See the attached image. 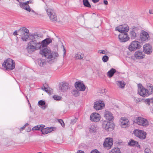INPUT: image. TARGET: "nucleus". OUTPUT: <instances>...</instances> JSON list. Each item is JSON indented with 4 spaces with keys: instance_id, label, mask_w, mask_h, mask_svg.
Wrapping results in <instances>:
<instances>
[{
    "instance_id": "nucleus-26",
    "label": "nucleus",
    "mask_w": 153,
    "mask_h": 153,
    "mask_svg": "<svg viewBox=\"0 0 153 153\" xmlns=\"http://www.w3.org/2000/svg\"><path fill=\"white\" fill-rule=\"evenodd\" d=\"M116 70L113 68H111L110 71H108L107 75L109 78H111L113 76L114 74L116 72Z\"/></svg>"
},
{
    "instance_id": "nucleus-59",
    "label": "nucleus",
    "mask_w": 153,
    "mask_h": 153,
    "mask_svg": "<svg viewBox=\"0 0 153 153\" xmlns=\"http://www.w3.org/2000/svg\"><path fill=\"white\" fill-rule=\"evenodd\" d=\"M137 147H138L139 148H140V146L139 145H138V144L137 145Z\"/></svg>"
},
{
    "instance_id": "nucleus-40",
    "label": "nucleus",
    "mask_w": 153,
    "mask_h": 153,
    "mask_svg": "<svg viewBox=\"0 0 153 153\" xmlns=\"http://www.w3.org/2000/svg\"><path fill=\"white\" fill-rule=\"evenodd\" d=\"M72 93L75 97H76L79 96V91L76 90H73Z\"/></svg>"
},
{
    "instance_id": "nucleus-32",
    "label": "nucleus",
    "mask_w": 153,
    "mask_h": 153,
    "mask_svg": "<svg viewBox=\"0 0 153 153\" xmlns=\"http://www.w3.org/2000/svg\"><path fill=\"white\" fill-rule=\"evenodd\" d=\"M45 60L39 58L37 59L38 63L40 66H43L45 64Z\"/></svg>"
},
{
    "instance_id": "nucleus-12",
    "label": "nucleus",
    "mask_w": 153,
    "mask_h": 153,
    "mask_svg": "<svg viewBox=\"0 0 153 153\" xmlns=\"http://www.w3.org/2000/svg\"><path fill=\"white\" fill-rule=\"evenodd\" d=\"M129 29V27L127 25L124 24L116 27L115 30H118L120 33H127Z\"/></svg>"
},
{
    "instance_id": "nucleus-16",
    "label": "nucleus",
    "mask_w": 153,
    "mask_h": 153,
    "mask_svg": "<svg viewBox=\"0 0 153 153\" xmlns=\"http://www.w3.org/2000/svg\"><path fill=\"white\" fill-rule=\"evenodd\" d=\"M100 114L97 113H92L90 115V120L94 122L99 121L100 120Z\"/></svg>"
},
{
    "instance_id": "nucleus-24",
    "label": "nucleus",
    "mask_w": 153,
    "mask_h": 153,
    "mask_svg": "<svg viewBox=\"0 0 153 153\" xmlns=\"http://www.w3.org/2000/svg\"><path fill=\"white\" fill-rule=\"evenodd\" d=\"M19 5L21 7L30 12L31 11L29 5H26L25 2H19Z\"/></svg>"
},
{
    "instance_id": "nucleus-1",
    "label": "nucleus",
    "mask_w": 153,
    "mask_h": 153,
    "mask_svg": "<svg viewBox=\"0 0 153 153\" xmlns=\"http://www.w3.org/2000/svg\"><path fill=\"white\" fill-rule=\"evenodd\" d=\"M39 53L43 56H44L47 59H52L53 57V56H54L55 57H57L59 56L57 52H51L50 50L48 48H44L40 50Z\"/></svg>"
},
{
    "instance_id": "nucleus-23",
    "label": "nucleus",
    "mask_w": 153,
    "mask_h": 153,
    "mask_svg": "<svg viewBox=\"0 0 153 153\" xmlns=\"http://www.w3.org/2000/svg\"><path fill=\"white\" fill-rule=\"evenodd\" d=\"M134 56L137 59H141L144 57V55L143 53L140 51L136 52L134 53Z\"/></svg>"
},
{
    "instance_id": "nucleus-41",
    "label": "nucleus",
    "mask_w": 153,
    "mask_h": 153,
    "mask_svg": "<svg viewBox=\"0 0 153 153\" xmlns=\"http://www.w3.org/2000/svg\"><path fill=\"white\" fill-rule=\"evenodd\" d=\"M53 98L54 99V100H61L62 97H61L56 95H54L53 96Z\"/></svg>"
},
{
    "instance_id": "nucleus-46",
    "label": "nucleus",
    "mask_w": 153,
    "mask_h": 153,
    "mask_svg": "<svg viewBox=\"0 0 153 153\" xmlns=\"http://www.w3.org/2000/svg\"><path fill=\"white\" fill-rule=\"evenodd\" d=\"M91 153H101L97 149L93 150L91 151Z\"/></svg>"
},
{
    "instance_id": "nucleus-9",
    "label": "nucleus",
    "mask_w": 153,
    "mask_h": 153,
    "mask_svg": "<svg viewBox=\"0 0 153 153\" xmlns=\"http://www.w3.org/2000/svg\"><path fill=\"white\" fill-rule=\"evenodd\" d=\"M133 133L135 136L141 139H144L146 137V133L143 131L135 129Z\"/></svg>"
},
{
    "instance_id": "nucleus-28",
    "label": "nucleus",
    "mask_w": 153,
    "mask_h": 153,
    "mask_svg": "<svg viewBox=\"0 0 153 153\" xmlns=\"http://www.w3.org/2000/svg\"><path fill=\"white\" fill-rule=\"evenodd\" d=\"M84 56V55L80 52H79L75 54V57L76 59H83Z\"/></svg>"
},
{
    "instance_id": "nucleus-43",
    "label": "nucleus",
    "mask_w": 153,
    "mask_h": 153,
    "mask_svg": "<svg viewBox=\"0 0 153 153\" xmlns=\"http://www.w3.org/2000/svg\"><path fill=\"white\" fill-rule=\"evenodd\" d=\"M98 52L100 53H102L105 54H107V51L105 50H99Z\"/></svg>"
},
{
    "instance_id": "nucleus-5",
    "label": "nucleus",
    "mask_w": 153,
    "mask_h": 153,
    "mask_svg": "<svg viewBox=\"0 0 153 153\" xmlns=\"http://www.w3.org/2000/svg\"><path fill=\"white\" fill-rule=\"evenodd\" d=\"M141 47L140 43L137 41H132L129 45L128 48L131 51H134Z\"/></svg>"
},
{
    "instance_id": "nucleus-60",
    "label": "nucleus",
    "mask_w": 153,
    "mask_h": 153,
    "mask_svg": "<svg viewBox=\"0 0 153 153\" xmlns=\"http://www.w3.org/2000/svg\"><path fill=\"white\" fill-rule=\"evenodd\" d=\"M28 125V124L27 123H26L24 125H25V126H27Z\"/></svg>"
},
{
    "instance_id": "nucleus-6",
    "label": "nucleus",
    "mask_w": 153,
    "mask_h": 153,
    "mask_svg": "<svg viewBox=\"0 0 153 153\" xmlns=\"http://www.w3.org/2000/svg\"><path fill=\"white\" fill-rule=\"evenodd\" d=\"M102 127L106 131H108L109 130L113 129L114 127V124L106 120H104L102 122Z\"/></svg>"
},
{
    "instance_id": "nucleus-31",
    "label": "nucleus",
    "mask_w": 153,
    "mask_h": 153,
    "mask_svg": "<svg viewBox=\"0 0 153 153\" xmlns=\"http://www.w3.org/2000/svg\"><path fill=\"white\" fill-rule=\"evenodd\" d=\"M32 37V41H36L39 39V36L37 33H34L30 35V37Z\"/></svg>"
},
{
    "instance_id": "nucleus-48",
    "label": "nucleus",
    "mask_w": 153,
    "mask_h": 153,
    "mask_svg": "<svg viewBox=\"0 0 153 153\" xmlns=\"http://www.w3.org/2000/svg\"><path fill=\"white\" fill-rule=\"evenodd\" d=\"M26 5H28V4H32L33 3V0H30L25 2Z\"/></svg>"
},
{
    "instance_id": "nucleus-55",
    "label": "nucleus",
    "mask_w": 153,
    "mask_h": 153,
    "mask_svg": "<svg viewBox=\"0 0 153 153\" xmlns=\"http://www.w3.org/2000/svg\"><path fill=\"white\" fill-rule=\"evenodd\" d=\"M25 127V125H24L23 127H21L20 128V129L23 130Z\"/></svg>"
},
{
    "instance_id": "nucleus-35",
    "label": "nucleus",
    "mask_w": 153,
    "mask_h": 153,
    "mask_svg": "<svg viewBox=\"0 0 153 153\" xmlns=\"http://www.w3.org/2000/svg\"><path fill=\"white\" fill-rule=\"evenodd\" d=\"M138 143L137 142L135 141L134 140H131L128 142V144L129 146H134L136 144L137 145Z\"/></svg>"
},
{
    "instance_id": "nucleus-33",
    "label": "nucleus",
    "mask_w": 153,
    "mask_h": 153,
    "mask_svg": "<svg viewBox=\"0 0 153 153\" xmlns=\"http://www.w3.org/2000/svg\"><path fill=\"white\" fill-rule=\"evenodd\" d=\"M109 153H121V152L120 149L117 147L112 149Z\"/></svg>"
},
{
    "instance_id": "nucleus-61",
    "label": "nucleus",
    "mask_w": 153,
    "mask_h": 153,
    "mask_svg": "<svg viewBox=\"0 0 153 153\" xmlns=\"http://www.w3.org/2000/svg\"><path fill=\"white\" fill-rule=\"evenodd\" d=\"M32 12H34V10H32Z\"/></svg>"
},
{
    "instance_id": "nucleus-22",
    "label": "nucleus",
    "mask_w": 153,
    "mask_h": 153,
    "mask_svg": "<svg viewBox=\"0 0 153 153\" xmlns=\"http://www.w3.org/2000/svg\"><path fill=\"white\" fill-rule=\"evenodd\" d=\"M52 42V40L50 38H47L43 40L40 44H41V46L43 48L47 46L50 43Z\"/></svg>"
},
{
    "instance_id": "nucleus-20",
    "label": "nucleus",
    "mask_w": 153,
    "mask_h": 153,
    "mask_svg": "<svg viewBox=\"0 0 153 153\" xmlns=\"http://www.w3.org/2000/svg\"><path fill=\"white\" fill-rule=\"evenodd\" d=\"M120 122L121 125L122 127L125 128L129 124L128 120L125 117H121Z\"/></svg>"
},
{
    "instance_id": "nucleus-2",
    "label": "nucleus",
    "mask_w": 153,
    "mask_h": 153,
    "mask_svg": "<svg viewBox=\"0 0 153 153\" xmlns=\"http://www.w3.org/2000/svg\"><path fill=\"white\" fill-rule=\"evenodd\" d=\"M2 65L7 70H11L15 68V63L12 59L8 58L4 60Z\"/></svg>"
},
{
    "instance_id": "nucleus-18",
    "label": "nucleus",
    "mask_w": 153,
    "mask_h": 153,
    "mask_svg": "<svg viewBox=\"0 0 153 153\" xmlns=\"http://www.w3.org/2000/svg\"><path fill=\"white\" fill-rule=\"evenodd\" d=\"M104 116L108 121H111L114 120V117L112 114L108 111H105L104 112Z\"/></svg>"
},
{
    "instance_id": "nucleus-53",
    "label": "nucleus",
    "mask_w": 153,
    "mask_h": 153,
    "mask_svg": "<svg viewBox=\"0 0 153 153\" xmlns=\"http://www.w3.org/2000/svg\"><path fill=\"white\" fill-rule=\"evenodd\" d=\"M77 153H85L82 150H79Z\"/></svg>"
},
{
    "instance_id": "nucleus-56",
    "label": "nucleus",
    "mask_w": 153,
    "mask_h": 153,
    "mask_svg": "<svg viewBox=\"0 0 153 153\" xmlns=\"http://www.w3.org/2000/svg\"><path fill=\"white\" fill-rule=\"evenodd\" d=\"M149 13L150 14H153V11L151 10H149Z\"/></svg>"
},
{
    "instance_id": "nucleus-52",
    "label": "nucleus",
    "mask_w": 153,
    "mask_h": 153,
    "mask_svg": "<svg viewBox=\"0 0 153 153\" xmlns=\"http://www.w3.org/2000/svg\"><path fill=\"white\" fill-rule=\"evenodd\" d=\"M100 0H92V1L94 3H97Z\"/></svg>"
},
{
    "instance_id": "nucleus-25",
    "label": "nucleus",
    "mask_w": 153,
    "mask_h": 153,
    "mask_svg": "<svg viewBox=\"0 0 153 153\" xmlns=\"http://www.w3.org/2000/svg\"><path fill=\"white\" fill-rule=\"evenodd\" d=\"M59 88L62 91H64L68 89V86L67 83H64L60 84Z\"/></svg>"
},
{
    "instance_id": "nucleus-34",
    "label": "nucleus",
    "mask_w": 153,
    "mask_h": 153,
    "mask_svg": "<svg viewBox=\"0 0 153 153\" xmlns=\"http://www.w3.org/2000/svg\"><path fill=\"white\" fill-rule=\"evenodd\" d=\"M148 95H150L153 93V86L151 85L148 86Z\"/></svg>"
},
{
    "instance_id": "nucleus-37",
    "label": "nucleus",
    "mask_w": 153,
    "mask_h": 153,
    "mask_svg": "<svg viewBox=\"0 0 153 153\" xmlns=\"http://www.w3.org/2000/svg\"><path fill=\"white\" fill-rule=\"evenodd\" d=\"M43 134H45L49 133L48 128L44 127L41 129V131Z\"/></svg>"
},
{
    "instance_id": "nucleus-39",
    "label": "nucleus",
    "mask_w": 153,
    "mask_h": 153,
    "mask_svg": "<svg viewBox=\"0 0 153 153\" xmlns=\"http://www.w3.org/2000/svg\"><path fill=\"white\" fill-rule=\"evenodd\" d=\"M109 59V57L107 55L103 56L102 58V60L104 62H106Z\"/></svg>"
},
{
    "instance_id": "nucleus-7",
    "label": "nucleus",
    "mask_w": 153,
    "mask_h": 153,
    "mask_svg": "<svg viewBox=\"0 0 153 153\" xmlns=\"http://www.w3.org/2000/svg\"><path fill=\"white\" fill-rule=\"evenodd\" d=\"M113 139L111 138H105L103 144L104 147L107 149H110L113 145Z\"/></svg>"
},
{
    "instance_id": "nucleus-63",
    "label": "nucleus",
    "mask_w": 153,
    "mask_h": 153,
    "mask_svg": "<svg viewBox=\"0 0 153 153\" xmlns=\"http://www.w3.org/2000/svg\"><path fill=\"white\" fill-rule=\"evenodd\" d=\"M1 0H0V1H1Z\"/></svg>"
},
{
    "instance_id": "nucleus-10",
    "label": "nucleus",
    "mask_w": 153,
    "mask_h": 153,
    "mask_svg": "<svg viewBox=\"0 0 153 153\" xmlns=\"http://www.w3.org/2000/svg\"><path fill=\"white\" fill-rule=\"evenodd\" d=\"M46 12L50 19L53 22L56 21L57 20L56 15L53 9L48 8L46 10Z\"/></svg>"
},
{
    "instance_id": "nucleus-14",
    "label": "nucleus",
    "mask_w": 153,
    "mask_h": 153,
    "mask_svg": "<svg viewBox=\"0 0 153 153\" xmlns=\"http://www.w3.org/2000/svg\"><path fill=\"white\" fill-rule=\"evenodd\" d=\"M118 38L120 42H125L129 39L127 33H120L118 35Z\"/></svg>"
},
{
    "instance_id": "nucleus-3",
    "label": "nucleus",
    "mask_w": 153,
    "mask_h": 153,
    "mask_svg": "<svg viewBox=\"0 0 153 153\" xmlns=\"http://www.w3.org/2000/svg\"><path fill=\"white\" fill-rule=\"evenodd\" d=\"M41 47L40 43L36 41H31L29 42L27 47V50L29 51H33L36 49H39Z\"/></svg>"
},
{
    "instance_id": "nucleus-13",
    "label": "nucleus",
    "mask_w": 153,
    "mask_h": 153,
    "mask_svg": "<svg viewBox=\"0 0 153 153\" xmlns=\"http://www.w3.org/2000/svg\"><path fill=\"white\" fill-rule=\"evenodd\" d=\"M138 92L140 95L142 97H145L149 95L148 90L144 88L141 85L139 86Z\"/></svg>"
},
{
    "instance_id": "nucleus-57",
    "label": "nucleus",
    "mask_w": 153,
    "mask_h": 153,
    "mask_svg": "<svg viewBox=\"0 0 153 153\" xmlns=\"http://www.w3.org/2000/svg\"><path fill=\"white\" fill-rule=\"evenodd\" d=\"M26 99H27V101H28V103H29L30 104V103H29V100H28V98H27V96H26Z\"/></svg>"
},
{
    "instance_id": "nucleus-44",
    "label": "nucleus",
    "mask_w": 153,
    "mask_h": 153,
    "mask_svg": "<svg viewBox=\"0 0 153 153\" xmlns=\"http://www.w3.org/2000/svg\"><path fill=\"white\" fill-rule=\"evenodd\" d=\"M77 119L76 118H75L74 119H71V121L70 123L71 124H74L75 123L76 121H77Z\"/></svg>"
},
{
    "instance_id": "nucleus-47",
    "label": "nucleus",
    "mask_w": 153,
    "mask_h": 153,
    "mask_svg": "<svg viewBox=\"0 0 153 153\" xmlns=\"http://www.w3.org/2000/svg\"><path fill=\"white\" fill-rule=\"evenodd\" d=\"M48 130L49 132V133L51 132L53 130V127H48Z\"/></svg>"
},
{
    "instance_id": "nucleus-62",
    "label": "nucleus",
    "mask_w": 153,
    "mask_h": 153,
    "mask_svg": "<svg viewBox=\"0 0 153 153\" xmlns=\"http://www.w3.org/2000/svg\"><path fill=\"white\" fill-rule=\"evenodd\" d=\"M145 153H148V152H145Z\"/></svg>"
},
{
    "instance_id": "nucleus-58",
    "label": "nucleus",
    "mask_w": 153,
    "mask_h": 153,
    "mask_svg": "<svg viewBox=\"0 0 153 153\" xmlns=\"http://www.w3.org/2000/svg\"><path fill=\"white\" fill-rule=\"evenodd\" d=\"M46 105L44 106L43 107V108L45 109L46 108Z\"/></svg>"
},
{
    "instance_id": "nucleus-51",
    "label": "nucleus",
    "mask_w": 153,
    "mask_h": 153,
    "mask_svg": "<svg viewBox=\"0 0 153 153\" xmlns=\"http://www.w3.org/2000/svg\"><path fill=\"white\" fill-rule=\"evenodd\" d=\"M13 35L14 36H16L17 35V32L16 30L13 33Z\"/></svg>"
},
{
    "instance_id": "nucleus-27",
    "label": "nucleus",
    "mask_w": 153,
    "mask_h": 153,
    "mask_svg": "<svg viewBox=\"0 0 153 153\" xmlns=\"http://www.w3.org/2000/svg\"><path fill=\"white\" fill-rule=\"evenodd\" d=\"M117 84L119 88L123 89L124 88L126 84L123 81H119L117 82Z\"/></svg>"
},
{
    "instance_id": "nucleus-45",
    "label": "nucleus",
    "mask_w": 153,
    "mask_h": 153,
    "mask_svg": "<svg viewBox=\"0 0 153 153\" xmlns=\"http://www.w3.org/2000/svg\"><path fill=\"white\" fill-rule=\"evenodd\" d=\"M58 122L62 126H65V124L63 122V121L61 119H59L58 120Z\"/></svg>"
},
{
    "instance_id": "nucleus-17",
    "label": "nucleus",
    "mask_w": 153,
    "mask_h": 153,
    "mask_svg": "<svg viewBox=\"0 0 153 153\" xmlns=\"http://www.w3.org/2000/svg\"><path fill=\"white\" fill-rule=\"evenodd\" d=\"M140 39L141 41L143 42L146 40H149L150 39L149 34L145 31H142L140 35Z\"/></svg>"
},
{
    "instance_id": "nucleus-11",
    "label": "nucleus",
    "mask_w": 153,
    "mask_h": 153,
    "mask_svg": "<svg viewBox=\"0 0 153 153\" xmlns=\"http://www.w3.org/2000/svg\"><path fill=\"white\" fill-rule=\"evenodd\" d=\"M136 122L139 125L143 126H146L149 125L148 120L141 117H138L136 119Z\"/></svg>"
},
{
    "instance_id": "nucleus-50",
    "label": "nucleus",
    "mask_w": 153,
    "mask_h": 153,
    "mask_svg": "<svg viewBox=\"0 0 153 153\" xmlns=\"http://www.w3.org/2000/svg\"><path fill=\"white\" fill-rule=\"evenodd\" d=\"M103 2L105 5H107L108 4V1L106 0H104Z\"/></svg>"
},
{
    "instance_id": "nucleus-15",
    "label": "nucleus",
    "mask_w": 153,
    "mask_h": 153,
    "mask_svg": "<svg viewBox=\"0 0 153 153\" xmlns=\"http://www.w3.org/2000/svg\"><path fill=\"white\" fill-rule=\"evenodd\" d=\"M75 86L78 90L84 91L85 89V87L84 84L81 81H77L75 82Z\"/></svg>"
},
{
    "instance_id": "nucleus-54",
    "label": "nucleus",
    "mask_w": 153,
    "mask_h": 153,
    "mask_svg": "<svg viewBox=\"0 0 153 153\" xmlns=\"http://www.w3.org/2000/svg\"><path fill=\"white\" fill-rule=\"evenodd\" d=\"M63 50H64V55H65V53H66V50L65 49L64 47V46H63Z\"/></svg>"
},
{
    "instance_id": "nucleus-38",
    "label": "nucleus",
    "mask_w": 153,
    "mask_h": 153,
    "mask_svg": "<svg viewBox=\"0 0 153 153\" xmlns=\"http://www.w3.org/2000/svg\"><path fill=\"white\" fill-rule=\"evenodd\" d=\"M96 129L95 126H91L90 128V131L91 133H94L96 132Z\"/></svg>"
},
{
    "instance_id": "nucleus-19",
    "label": "nucleus",
    "mask_w": 153,
    "mask_h": 153,
    "mask_svg": "<svg viewBox=\"0 0 153 153\" xmlns=\"http://www.w3.org/2000/svg\"><path fill=\"white\" fill-rule=\"evenodd\" d=\"M143 50L146 53L150 54L152 52V48L149 44H146L143 46Z\"/></svg>"
},
{
    "instance_id": "nucleus-21",
    "label": "nucleus",
    "mask_w": 153,
    "mask_h": 153,
    "mask_svg": "<svg viewBox=\"0 0 153 153\" xmlns=\"http://www.w3.org/2000/svg\"><path fill=\"white\" fill-rule=\"evenodd\" d=\"M41 89L46 91L49 94H51V93L53 92V89L50 88L47 84H45L43 85V87H42Z\"/></svg>"
},
{
    "instance_id": "nucleus-36",
    "label": "nucleus",
    "mask_w": 153,
    "mask_h": 153,
    "mask_svg": "<svg viewBox=\"0 0 153 153\" xmlns=\"http://www.w3.org/2000/svg\"><path fill=\"white\" fill-rule=\"evenodd\" d=\"M84 5L86 7H90L91 5L90 4L88 0H83Z\"/></svg>"
},
{
    "instance_id": "nucleus-29",
    "label": "nucleus",
    "mask_w": 153,
    "mask_h": 153,
    "mask_svg": "<svg viewBox=\"0 0 153 153\" xmlns=\"http://www.w3.org/2000/svg\"><path fill=\"white\" fill-rule=\"evenodd\" d=\"M45 127V126L44 125H39L33 127L32 129L33 130H39L41 131V129Z\"/></svg>"
},
{
    "instance_id": "nucleus-49",
    "label": "nucleus",
    "mask_w": 153,
    "mask_h": 153,
    "mask_svg": "<svg viewBox=\"0 0 153 153\" xmlns=\"http://www.w3.org/2000/svg\"><path fill=\"white\" fill-rule=\"evenodd\" d=\"M107 92V90L106 89H104L101 90V92L102 93H105Z\"/></svg>"
},
{
    "instance_id": "nucleus-4",
    "label": "nucleus",
    "mask_w": 153,
    "mask_h": 153,
    "mask_svg": "<svg viewBox=\"0 0 153 153\" xmlns=\"http://www.w3.org/2000/svg\"><path fill=\"white\" fill-rule=\"evenodd\" d=\"M18 33L21 36L22 39L24 41H26L29 38L30 34L29 30L25 27L20 29Z\"/></svg>"
},
{
    "instance_id": "nucleus-42",
    "label": "nucleus",
    "mask_w": 153,
    "mask_h": 153,
    "mask_svg": "<svg viewBox=\"0 0 153 153\" xmlns=\"http://www.w3.org/2000/svg\"><path fill=\"white\" fill-rule=\"evenodd\" d=\"M45 101L42 100H40L38 102V105L41 106L45 105Z\"/></svg>"
},
{
    "instance_id": "nucleus-30",
    "label": "nucleus",
    "mask_w": 153,
    "mask_h": 153,
    "mask_svg": "<svg viewBox=\"0 0 153 153\" xmlns=\"http://www.w3.org/2000/svg\"><path fill=\"white\" fill-rule=\"evenodd\" d=\"M129 35L130 37L132 39H135L137 37V33L133 30L130 31Z\"/></svg>"
},
{
    "instance_id": "nucleus-8",
    "label": "nucleus",
    "mask_w": 153,
    "mask_h": 153,
    "mask_svg": "<svg viewBox=\"0 0 153 153\" xmlns=\"http://www.w3.org/2000/svg\"><path fill=\"white\" fill-rule=\"evenodd\" d=\"M105 105V104L103 101L99 100L94 102V108L96 110H99L103 109Z\"/></svg>"
}]
</instances>
